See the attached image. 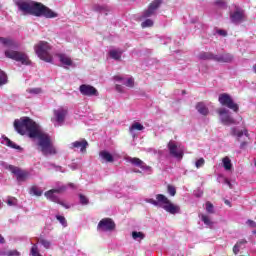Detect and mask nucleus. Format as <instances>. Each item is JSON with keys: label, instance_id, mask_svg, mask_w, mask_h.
I'll return each instance as SVG.
<instances>
[{"label": "nucleus", "instance_id": "obj_31", "mask_svg": "<svg viewBox=\"0 0 256 256\" xmlns=\"http://www.w3.org/2000/svg\"><path fill=\"white\" fill-rule=\"evenodd\" d=\"M30 195H35L36 197H41L43 195V190L39 189L37 186H32L30 188Z\"/></svg>", "mask_w": 256, "mask_h": 256}, {"label": "nucleus", "instance_id": "obj_37", "mask_svg": "<svg viewBox=\"0 0 256 256\" xmlns=\"http://www.w3.org/2000/svg\"><path fill=\"white\" fill-rule=\"evenodd\" d=\"M30 95H41L43 93V89L41 88H29L26 90Z\"/></svg>", "mask_w": 256, "mask_h": 256}, {"label": "nucleus", "instance_id": "obj_48", "mask_svg": "<svg viewBox=\"0 0 256 256\" xmlns=\"http://www.w3.org/2000/svg\"><path fill=\"white\" fill-rule=\"evenodd\" d=\"M246 224H247L249 227H251L252 229H256V222H255V221H253V220H251V219H248V220L246 221Z\"/></svg>", "mask_w": 256, "mask_h": 256}, {"label": "nucleus", "instance_id": "obj_13", "mask_svg": "<svg viewBox=\"0 0 256 256\" xmlns=\"http://www.w3.org/2000/svg\"><path fill=\"white\" fill-rule=\"evenodd\" d=\"M167 147L169 150L170 157L178 159V161H181V159H183V155H185V153L183 152L182 149H180L177 146V144L174 141H170Z\"/></svg>", "mask_w": 256, "mask_h": 256}, {"label": "nucleus", "instance_id": "obj_22", "mask_svg": "<svg viewBox=\"0 0 256 256\" xmlns=\"http://www.w3.org/2000/svg\"><path fill=\"white\" fill-rule=\"evenodd\" d=\"M2 145H6V147H10V149H16L17 151H23V148L15 142L11 141L7 136L3 135L1 140Z\"/></svg>", "mask_w": 256, "mask_h": 256}, {"label": "nucleus", "instance_id": "obj_51", "mask_svg": "<svg viewBox=\"0 0 256 256\" xmlns=\"http://www.w3.org/2000/svg\"><path fill=\"white\" fill-rule=\"evenodd\" d=\"M239 249H241V246H239V244H235L234 247H233L234 255H238L239 254Z\"/></svg>", "mask_w": 256, "mask_h": 256}, {"label": "nucleus", "instance_id": "obj_54", "mask_svg": "<svg viewBox=\"0 0 256 256\" xmlns=\"http://www.w3.org/2000/svg\"><path fill=\"white\" fill-rule=\"evenodd\" d=\"M116 91H118V93H123V86L117 84L116 85Z\"/></svg>", "mask_w": 256, "mask_h": 256}, {"label": "nucleus", "instance_id": "obj_34", "mask_svg": "<svg viewBox=\"0 0 256 256\" xmlns=\"http://www.w3.org/2000/svg\"><path fill=\"white\" fill-rule=\"evenodd\" d=\"M45 167H47V169H55V171H60L61 173H65V171H63V167L57 166L51 162H46Z\"/></svg>", "mask_w": 256, "mask_h": 256}, {"label": "nucleus", "instance_id": "obj_27", "mask_svg": "<svg viewBox=\"0 0 256 256\" xmlns=\"http://www.w3.org/2000/svg\"><path fill=\"white\" fill-rule=\"evenodd\" d=\"M196 110L198 111V113H200V115H209V108H207V106L203 102L197 103Z\"/></svg>", "mask_w": 256, "mask_h": 256}, {"label": "nucleus", "instance_id": "obj_26", "mask_svg": "<svg viewBox=\"0 0 256 256\" xmlns=\"http://www.w3.org/2000/svg\"><path fill=\"white\" fill-rule=\"evenodd\" d=\"M198 58L202 61H215V54L211 52H201Z\"/></svg>", "mask_w": 256, "mask_h": 256}, {"label": "nucleus", "instance_id": "obj_21", "mask_svg": "<svg viewBox=\"0 0 256 256\" xmlns=\"http://www.w3.org/2000/svg\"><path fill=\"white\" fill-rule=\"evenodd\" d=\"M2 145H6V147H10V149H16L17 151H23V148L15 142L11 141L7 136L3 135L1 140Z\"/></svg>", "mask_w": 256, "mask_h": 256}, {"label": "nucleus", "instance_id": "obj_30", "mask_svg": "<svg viewBox=\"0 0 256 256\" xmlns=\"http://www.w3.org/2000/svg\"><path fill=\"white\" fill-rule=\"evenodd\" d=\"M9 83V78L7 77V73L5 71L0 69V87H3V85H7Z\"/></svg>", "mask_w": 256, "mask_h": 256}, {"label": "nucleus", "instance_id": "obj_38", "mask_svg": "<svg viewBox=\"0 0 256 256\" xmlns=\"http://www.w3.org/2000/svg\"><path fill=\"white\" fill-rule=\"evenodd\" d=\"M200 219H201V221H203V223L205 225H208V226L213 225V222L211 221V219H209V216H207L205 214H201L200 215Z\"/></svg>", "mask_w": 256, "mask_h": 256}, {"label": "nucleus", "instance_id": "obj_47", "mask_svg": "<svg viewBox=\"0 0 256 256\" xmlns=\"http://www.w3.org/2000/svg\"><path fill=\"white\" fill-rule=\"evenodd\" d=\"M7 204H8L10 207H13V206L17 205V199H15V198H9V199L7 200Z\"/></svg>", "mask_w": 256, "mask_h": 256}, {"label": "nucleus", "instance_id": "obj_2", "mask_svg": "<svg viewBox=\"0 0 256 256\" xmlns=\"http://www.w3.org/2000/svg\"><path fill=\"white\" fill-rule=\"evenodd\" d=\"M0 43H2L4 47H7L4 55L8 59L18 61V63H21L22 65H29V63H31L27 54L17 51L19 49V43H17V41L11 38L0 37Z\"/></svg>", "mask_w": 256, "mask_h": 256}, {"label": "nucleus", "instance_id": "obj_9", "mask_svg": "<svg viewBox=\"0 0 256 256\" xmlns=\"http://www.w3.org/2000/svg\"><path fill=\"white\" fill-rule=\"evenodd\" d=\"M115 227H117V225L115 224V221H113V219L103 218L99 221L97 225V231H99L100 233H111L115 231Z\"/></svg>", "mask_w": 256, "mask_h": 256}, {"label": "nucleus", "instance_id": "obj_50", "mask_svg": "<svg viewBox=\"0 0 256 256\" xmlns=\"http://www.w3.org/2000/svg\"><path fill=\"white\" fill-rule=\"evenodd\" d=\"M7 256H18L19 252L17 250H9L8 252H6Z\"/></svg>", "mask_w": 256, "mask_h": 256}, {"label": "nucleus", "instance_id": "obj_16", "mask_svg": "<svg viewBox=\"0 0 256 256\" xmlns=\"http://www.w3.org/2000/svg\"><path fill=\"white\" fill-rule=\"evenodd\" d=\"M125 161L127 163H131V165H133L134 167H139L140 169H142V171H151V168L149 166H147V164H145V162H143V160L137 158V157H131V156H127L125 157Z\"/></svg>", "mask_w": 256, "mask_h": 256}, {"label": "nucleus", "instance_id": "obj_57", "mask_svg": "<svg viewBox=\"0 0 256 256\" xmlns=\"http://www.w3.org/2000/svg\"><path fill=\"white\" fill-rule=\"evenodd\" d=\"M114 79L115 81H125L121 76H115Z\"/></svg>", "mask_w": 256, "mask_h": 256}, {"label": "nucleus", "instance_id": "obj_8", "mask_svg": "<svg viewBox=\"0 0 256 256\" xmlns=\"http://www.w3.org/2000/svg\"><path fill=\"white\" fill-rule=\"evenodd\" d=\"M218 101L220 105H222L223 107H227L228 109H231V111H234V113H239V104L233 101V98L231 97V95L227 93H222L219 95Z\"/></svg>", "mask_w": 256, "mask_h": 256}, {"label": "nucleus", "instance_id": "obj_49", "mask_svg": "<svg viewBox=\"0 0 256 256\" xmlns=\"http://www.w3.org/2000/svg\"><path fill=\"white\" fill-rule=\"evenodd\" d=\"M194 195L199 199L201 197H203V190L201 189H197L194 191Z\"/></svg>", "mask_w": 256, "mask_h": 256}, {"label": "nucleus", "instance_id": "obj_40", "mask_svg": "<svg viewBox=\"0 0 256 256\" xmlns=\"http://www.w3.org/2000/svg\"><path fill=\"white\" fill-rule=\"evenodd\" d=\"M154 22L151 19H146L144 22L141 23L142 29H147V27H153Z\"/></svg>", "mask_w": 256, "mask_h": 256}, {"label": "nucleus", "instance_id": "obj_12", "mask_svg": "<svg viewBox=\"0 0 256 256\" xmlns=\"http://www.w3.org/2000/svg\"><path fill=\"white\" fill-rule=\"evenodd\" d=\"M34 1L31 0H16L15 5L18 6L19 11L24 13V15H31L33 9Z\"/></svg>", "mask_w": 256, "mask_h": 256}, {"label": "nucleus", "instance_id": "obj_59", "mask_svg": "<svg viewBox=\"0 0 256 256\" xmlns=\"http://www.w3.org/2000/svg\"><path fill=\"white\" fill-rule=\"evenodd\" d=\"M245 145H247V142H242V143L240 144V149H243V148L245 147Z\"/></svg>", "mask_w": 256, "mask_h": 256}, {"label": "nucleus", "instance_id": "obj_3", "mask_svg": "<svg viewBox=\"0 0 256 256\" xmlns=\"http://www.w3.org/2000/svg\"><path fill=\"white\" fill-rule=\"evenodd\" d=\"M145 201L146 203H150V205H154V207L164 209V211L170 213V215H177L181 213V207L170 202L169 198L163 194H157L156 200L153 198H146Z\"/></svg>", "mask_w": 256, "mask_h": 256}, {"label": "nucleus", "instance_id": "obj_60", "mask_svg": "<svg viewBox=\"0 0 256 256\" xmlns=\"http://www.w3.org/2000/svg\"><path fill=\"white\" fill-rule=\"evenodd\" d=\"M224 203L225 205H229V207H231V202L229 200H225Z\"/></svg>", "mask_w": 256, "mask_h": 256}, {"label": "nucleus", "instance_id": "obj_63", "mask_svg": "<svg viewBox=\"0 0 256 256\" xmlns=\"http://www.w3.org/2000/svg\"><path fill=\"white\" fill-rule=\"evenodd\" d=\"M219 179H222V180H223V176H219V177H218V181H221V180H219Z\"/></svg>", "mask_w": 256, "mask_h": 256}, {"label": "nucleus", "instance_id": "obj_15", "mask_svg": "<svg viewBox=\"0 0 256 256\" xmlns=\"http://www.w3.org/2000/svg\"><path fill=\"white\" fill-rule=\"evenodd\" d=\"M230 21L231 23H234V25L243 23V21H245V10L236 8L234 12L230 13Z\"/></svg>", "mask_w": 256, "mask_h": 256}, {"label": "nucleus", "instance_id": "obj_1", "mask_svg": "<svg viewBox=\"0 0 256 256\" xmlns=\"http://www.w3.org/2000/svg\"><path fill=\"white\" fill-rule=\"evenodd\" d=\"M14 129L19 135H28L30 139H38V145L41 147L42 155H57V149L51 144V138L49 134H45L41 130V126L36 124L29 117H22L14 121Z\"/></svg>", "mask_w": 256, "mask_h": 256}, {"label": "nucleus", "instance_id": "obj_24", "mask_svg": "<svg viewBox=\"0 0 256 256\" xmlns=\"http://www.w3.org/2000/svg\"><path fill=\"white\" fill-rule=\"evenodd\" d=\"M57 57L62 65H66L67 67L73 65V60H71L67 54H57Z\"/></svg>", "mask_w": 256, "mask_h": 256}, {"label": "nucleus", "instance_id": "obj_39", "mask_svg": "<svg viewBox=\"0 0 256 256\" xmlns=\"http://www.w3.org/2000/svg\"><path fill=\"white\" fill-rule=\"evenodd\" d=\"M214 5H216V7H218L219 9H227V2H225L224 0H216L214 2Z\"/></svg>", "mask_w": 256, "mask_h": 256}, {"label": "nucleus", "instance_id": "obj_6", "mask_svg": "<svg viewBox=\"0 0 256 256\" xmlns=\"http://www.w3.org/2000/svg\"><path fill=\"white\" fill-rule=\"evenodd\" d=\"M34 50L39 59L45 61L46 63H53V56H51V45H49V43L41 41L35 45Z\"/></svg>", "mask_w": 256, "mask_h": 256}, {"label": "nucleus", "instance_id": "obj_25", "mask_svg": "<svg viewBox=\"0 0 256 256\" xmlns=\"http://www.w3.org/2000/svg\"><path fill=\"white\" fill-rule=\"evenodd\" d=\"M108 55L111 57V59H114V61H120L121 56L123 55V51L120 49H113L108 52Z\"/></svg>", "mask_w": 256, "mask_h": 256}, {"label": "nucleus", "instance_id": "obj_42", "mask_svg": "<svg viewBox=\"0 0 256 256\" xmlns=\"http://www.w3.org/2000/svg\"><path fill=\"white\" fill-rule=\"evenodd\" d=\"M79 199H80L81 205H89V198L86 197L85 195L79 194Z\"/></svg>", "mask_w": 256, "mask_h": 256}, {"label": "nucleus", "instance_id": "obj_4", "mask_svg": "<svg viewBox=\"0 0 256 256\" xmlns=\"http://www.w3.org/2000/svg\"><path fill=\"white\" fill-rule=\"evenodd\" d=\"M30 15H34V17H46V19H55V17H58L57 13L39 2H33Z\"/></svg>", "mask_w": 256, "mask_h": 256}, {"label": "nucleus", "instance_id": "obj_58", "mask_svg": "<svg viewBox=\"0 0 256 256\" xmlns=\"http://www.w3.org/2000/svg\"><path fill=\"white\" fill-rule=\"evenodd\" d=\"M0 243L3 244L5 243V238L0 234Z\"/></svg>", "mask_w": 256, "mask_h": 256}, {"label": "nucleus", "instance_id": "obj_20", "mask_svg": "<svg viewBox=\"0 0 256 256\" xmlns=\"http://www.w3.org/2000/svg\"><path fill=\"white\" fill-rule=\"evenodd\" d=\"M230 135H232V137H237V141H241V137H243V135L249 137V132L247 131V129L241 130L237 127H232Z\"/></svg>", "mask_w": 256, "mask_h": 256}, {"label": "nucleus", "instance_id": "obj_33", "mask_svg": "<svg viewBox=\"0 0 256 256\" xmlns=\"http://www.w3.org/2000/svg\"><path fill=\"white\" fill-rule=\"evenodd\" d=\"M222 163L226 171H231V167H233V165L231 164V159H229V157H224Z\"/></svg>", "mask_w": 256, "mask_h": 256}, {"label": "nucleus", "instance_id": "obj_11", "mask_svg": "<svg viewBox=\"0 0 256 256\" xmlns=\"http://www.w3.org/2000/svg\"><path fill=\"white\" fill-rule=\"evenodd\" d=\"M161 5H163V0L152 1L149 4L148 9L143 12L142 17L144 19H147L149 17H153V15H157V11L161 7Z\"/></svg>", "mask_w": 256, "mask_h": 256}, {"label": "nucleus", "instance_id": "obj_28", "mask_svg": "<svg viewBox=\"0 0 256 256\" xmlns=\"http://www.w3.org/2000/svg\"><path fill=\"white\" fill-rule=\"evenodd\" d=\"M143 129H145V126H143L141 123L136 122L134 124L131 125L130 127V133L131 135H133V137H135L134 131H143Z\"/></svg>", "mask_w": 256, "mask_h": 256}, {"label": "nucleus", "instance_id": "obj_62", "mask_svg": "<svg viewBox=\"0 0 256 256\" xmlns=\"http://www.w3.org/2000/svg\"><path fill=\"white\" fill-rule=\"evenodd\" d=\"M134 173H141L140 170L134 169Z\"/></svg>", "mask_w": 256, "mask_h": 256}, {"label": "nucleus", "instance_id": "obj_44", "mask_svg": "<svg viewBox=\"0 0 256 256\" xmlns=\"http://www.w3.org/2000/svg\"><path fill=\"white\" fill-rule=\"evenodd\" d=\"M123 85H126V87H134L135 80L133 78H128L125 82H123Z\"/></svg>", "mask_w": 256, "mask_h": 256}, {"label": "nucleus", "instance_id": "obj_23", "mask_svg": "<svg viewBox=\"0 0 256 256\" xmlns=\"http://www.w3.org/2000/svg\"><path fill=\"white\" fill-rule=\"evenodd\" d=\"M99 157L103 161H105V163H113V161H115V158L113 157V155H111V153H109L107 150L100 151Z\"/></svg>", "mask_w": 256, "mask_h": 256}, {"label": "nucleus", "instance_id": "obj_46", "mask_svg": "<svg viewBox=\"0 0 256 256\" xmlns=\"http://www.w3.org/2000/svg\"><path fill=\"white\" fill-rule=\"evenodd\" d=\"M31 253H32V256H41V255L39 254V250H38L36 244H34V245L32 246V248H31Z\"/></svg>", "mask_w": 256, "mask_h": 256}, {"label": "nucleus", "instance_id": "obj_18", "mask_svg": "<svg viewBox=\"0 0 256 256\" xmlns=\"http://www.w3.org/2000/svg\"><path fill=\"white\" fill-rule=\"evenodd\" d=\"M89 147V142L85 139H81L75 142H72L69 145V149H79L80 153H87V148Z\"/></svg>", "mask_w": 256, "mask_h": 256}, {"label": "nucleus", "instance_id": "obj_45", "mask_svg": "<svg viewBox=\"0 0 256 256\" xmlns=\"http://www.w3.org/2000/svg\"><path fill=\"white\" fill-rule=\"evenodd\" d=\"M205 165V159L200 158L195 162V167H197V169H201V167H203Z\"/></svg>", "mask_w": 256, "mask_h": 256}, {"label": "nucleus", "instance_id": "obj_53", "mask_svg": "<svg viewBox=\"0 0 256 256\" xmlns=\"http://www.w3.org/2000/svg\"><path fill=\"white\" fill-rule=\"evenodd\" d=\"M218 35H221V37H227V31L225 30H217Z\"/></svg>", "mask_w": 256, "mask_h": 256}, {"label": "nucleus", "instance_id": "obj_14", "mask_svg": "<svg viewBox=\"0 0 256 256\" xmlns=\"http://www.w3.org/2000/svg\"><path fill=\"white\" fill-rule=\"evenodd\" d=\"M79 91L81 95H84V97H99V91L89 84L80 85Z\"/></svg>", "mask_w": 256, "mask_h": 256}, {"label": "nucleus", "instance_id": "obj_55", "mask_svg": "<svg viewBox=\"0 0 256 256\" xmlns=\"http://www.w3.org/2000/svg\"><path fill=\"white\" fill-rule=\"evenodd\" d=\"M247 240H240L236 243V245H239V247H241L242 245H246Z\"/></svg>", "mask_w": 256, "mask_h": 256}, {"label": "nucleus", "instance_id": "obj_56", "mask_svg": "<svg viewBox=\"0 0 256 256\" xmlns=\"http://www.w3.org/2000/svg\"><path fill=\"white\" fill-rule=\"evenodd\" d=\"M70 169H72V171H76L77 169V164H71L69 165Z\"/></svg>", "mask_w": 256, "mask_h": 256}, {"label": "nucleus", "instance_id": "obj_35", "mask_svg": "<svg viewBox=\"0 0 256 256\" xmlns=\"http://www.w3.org/2000/svg\"><path fill=\"white\" fill-rule=\"evenodd\" d=\"M167 193H169V195L171 197H175V195H177V188H175V186L168 184L167 185Z\"/></svg>", "mask_w": 256, "mask_h": 256}, {"label": "nucleus", "instance_id": "obj_43", "mask_svg": "<svg viewBox=\"0 0 256 256\" xmlns=\"http://www.w3.org/2000/svg\"><path fill=\"white\" fill-rule=\"evenodd\" d=\"M206 211L207 213H210V214L215 213L214 206L211 202H206Z\"/></svg>", "mask_w": 256, "mask_h": 256}, {"label": "nucleus", "instance_id": "obj_36", "mask_svg": "<svg viewBox=\"0 0 256 256\" xmlns=\"http://www.w3.org/2000/svg\"><path fill=\"white\" fill-rule=\"evenodd\" d=\"M38 243H40V245L44 246V249H51V241H49L45 238H41L40 240H38Z\"/></svg>", "mask_w": 256, "mask_h": 256}, {"label": "nucleus", "instance_id": "obj_19", "mask_svg": "<svg viewBox=\"0 0 256 256\" xmlns=\"http://www.w3.org/2000/svg\"><path fill=\"white\" fill-rule=\"evenodd\" d=\"M235 57L231 53L214 54V61L216 63H233Z\"/></svg>", "mask_w": 256, "mask_h": 256}, {"label": "nucleus", "instance_id": "obj_29", "mask_svg": "<svg viewBox=\"0 0 256 256\" xmlns=\"http://www.w3.org/2000/svg\"><path fill=\"white\" fill-rule=\"evenodd\" d=\"M93 11H96L97 13H105V15H107V12L109 11V7L95 4L93 6Z\"/></svg>", "mask_w": 256, "mask_h": 256}, {"label": "nucleus", "instance_id": "obj_17", "mask_svg": "<svg viewBox=\"0 0 256 256\" xmlns=\"http://www.w3.org/2000/svg\"><path fill=\"white\" fill-rule=\"evenodd\" d=\"M54 117L55 120L52 118L51 121H56L57 124H54L55 127L63 125L65 123V117H67V110L63 108L54 110Z\"/></svg>", "mask_w": 256, "mask_h": 256}, {"label": "nucleus", "instance_id": "obj_10", "mask_svg": "<svg viewBox=\"0 0 256 256\" xmlns=\"http://www.w3.org/2000/svg\"><path fill=\"white\" fill-rule=\"evenodd\" d=\"M218 115H220V121L223 125H238L239 122L232 118L231 114H229V110L227 108H220L218 110Z\"/></svg>", "mask_w": 256, "mask_h": 256}, {"label": "nucleus", "instance_id": "obj_61", "mask_svg": "<svg viewBox=\"0 0 256 256\" xmlns=\"http://www.w3.org/2000/svg\"><path fill=\"white\" fill-rule=\"evenodd\" d=\"M253 71H254V73H256V64L253 66Z\"/></svg>", "mask_w": 256, "mask_h": 256}, {"label": "nucleus", "instance_id": "obj_5", "mask_svg": "<svg viewBox=\"0 0 256 256\" xmlns=\"http://www.w3.org/2000/svg\"><path fill=\"white\" fill-rule=\"evenodd\" d=\"M71 187V189H75V184L69 183L67 186L62 185L58 188L51 189L49 191H46L44 193L45 197L49 199V201H53V203H57L58 205H61L62 207H65V209H69V205L65 204L63 201L59 199V196L55 195V193H63V191H67V188Z\"/></svg>", "mask_w": 256, "mask_h": 256}, {"label": "nucleus", "instance_id": "obj_32", "mask_svg": "<svg viewBox=\"0 0 256 256\" xmlns=\"http://www.w3.org/2000/svg\"><path fill=\"white\" fill-rule=\"evenodd\" d=\"M132 238L134 241H143V239H145V235L143 232L133 231Z\"/></svg>", "mask_w": 256, "mask_h": 256}, {"label": "nucleus", "instance_id": "obj_7", "mask_svg": "<svg viewBox=\"0 0 256 256\" xmlns=\"http://www.w3.org/2000/svg\"><path fill=\"white\" fill-rule=\"evenodd\" d=\"M0 165L2 167H4V169L10 170L11 173H13V175H15L16 181L18 183H23V182L27 181V179L29 178V172L27 170H23L17 166H13L6 162H0Z\"/></svg>", "mask_w": 256, "mask_h": 256}, {"label": "nucleus", "instance_id": "obj_41", "mask_svg": "<svg viewBox=\"0 0 256 256\" xmlns=\"http://www.w3.org/2000/svg\"><path fill=\"white\" fill-rule=\"evenodd\" d=\"M56 219L63 227H67V219H65V216L56 215Z\"/></svg>", "mask_w": 256, "mask_h": 256}, {"label": "nucleus", "instance_id": "obj_52", "mask_svg": "<svg viewBox=\"0 0 256 256\" xmlns=\"http://www.w3.org/2000/svg\"><path fill=\"white\" fill-rule=\"evenodd\" d=\"M223 181H224L225 185H228V187L230 189H233V184H231V181H229V179L223 178Z\"/></svg>", "mask_w": 256, "mask_h": 256}]
</instances>
